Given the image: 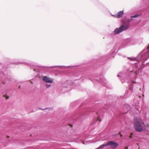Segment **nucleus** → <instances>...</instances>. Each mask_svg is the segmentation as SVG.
<instances>
[{"mask_svg":"<svg viewBox=\"0 0 149 149\" xmlns=\"http://www.w3.org/2000/svg\"><path fill=\"white\" fill-rule=\"evenodd\" d=\"M133 123L134 128L137 132H142L146 128V125L140 117H134Z\"/></svg>","mask_w":149,"mask_h":149,"instance_id":"f257e3e1","label":"nucleus"},{"mask_svg":"<svg viewBox=\"0 0 149 149\" xmlns=\"http://www.w3.org/2000/svg\"><path fill=\"white\" fill-rule=\"evenodd\" d=\"M130 26V25L129 24H126L125 22H123V24L119 28H116L114 32L115 33L118 34L123 31L128 29L129 28Z\"/></svg>","mask_w":149,"mask_h":149,"instance_id":"f03ea898","label":"nucleus"},{"mask_svg":"<svg viewBox=\"0 0 149 149\" xmlns=\"http://www.w3.org/2000/svg\"><path fill=\"white\" fill-rule=\"evenodd\" d=\"M108 146L110 145L112 149H116L119 146V144L114 141H110L107 142Z\"/></svg>","mask_w":149,"mask_h":149,"instance_id":"7ed1b4c3","label":"nucleus"},{"mask_svg":"<svg viewBox=\"0 0 149 149\" xmlns=\"http://www.w3.org/2000/svg\"><path fill=\"white\" fill-rule=\"evenodd\" d=\"M42 80L47 83H52L53 82V81L51 78L46 76L43 77Z\"/></svg>","mask_w":149,"mask_h":149,"instance_id":"20e7f679","label":"nucleus"},{"mask_svg":"<svg viewBox=\"0 0 149 149\" xmlns=\"http://www.w3.org/2000/svg\"><path fill=\"white\" fill-rule=\"evenodd\" d=\"M123 13V11H120L118 12L116 15V17L118 18H120L122 16Z\"/></svg>","mask_w":149,"mask_h":149,"instance_id":"39448f33","label":"nucleus"},{"mask_svg":"<svg viewBox=\"0 0 149 149\" xmlns=\"http://www.w3.org/2000/svg\"><path fill=\"white\" fill-rule=\"evenodd\" d=\"M108 146L107 143L105 144H102V145H101L99 147H98V148H97L96 149H100V148H103V147H105V146Z\"/></svg>","mask_w":149,"mask_h":149,"instance_id":"423d86ee","label":"nucleus"},{"mask_svg":"<svg viewBox=\"0 0 149 149\" xmlns=\"http://www.w3.org/2000/svg\"><path fill=\"white\" fill-rule=\"evenodd\" d=\"M128 58L131 61H138V60L136 58H132L128 57Z\"/></svg>","mask_w":149,"mask_h":149,"instance_id":"0eeeda50","label":"nucleus"},{"mask_svg":"<svg viewBox=\"0 0 149 149\" xmlns=\"http://www.w3.org/2000/svg\"><path fill=\"white\" fill-rule=\"evenodd\" d=\"M130 21V19L127 20L126 21L124 22H125L126 24H129L130 25V24L129 23Z\"/></svg>","mask_w":149,"mask_h":149,"instance_id":"6e6552de","label":"nucleus"},{"mask_svg":"<svg viewBox=\"0 0 149 149\" xmlns=\"http://www.w3.org/2000/svg\"><path fill=\"white\" fill-rule=\"evenodd\" d=\"M139 16L138 15H136L134 16H132L131 17V19H133V18L137 17Z\"/></svg>","mask_w":149,"mask_h":149,"instance_id":"1a4fd4ad","label":"nucleus"},{"mask_svg":"<svg viewBox=\"0 0 149 149\" xmlns=\"http://www.w3.org/2000/svg\"><path fill=\"white\" fill-rule=\"evenodd\" d=\"M51 86V85L49 84H47L46 85V87L47 88H48L49 87H50Z\"/></svg>","mask_w":149,"mask_h":149,"instance_id":"9d476101","label":"nucleus"},{"mask_svg":"<svg viewBox=\"0 0 149 149\" xmlns=\"http://www.w3.org/2000/svg\"><path fill=\"white\" fill-rule=\"evenodd\" d=\"M133 133H131V135L130 136V137L131 138H132V135H133Z\"/></svg>","mask_w":149,"mask_h":149,"instance_id":"9b49d317","label":"nucleus"},{"mask_svg":"<svg viewBox=\"0 0 149 149\" xmlns=\"http://www.w3.org/2000/svg\"><path fill=\"white\" fill-rule=\"evenodd\" d=\"M119 135H120V136L121 137H122L123 136V135H122V134H121V132H119Z\"/></svg>","mask_w":149,"mask_h":149,"instance_id":"f8f14e48","label":"nucleus"},{"mask_svg":"<svg viewBox=\"0 0 149 149\" xmlns=\"http://www.w3.org/2000/svg\"><path fill=\"white\" fill-rule=\"evenodd\" d=\"M8 98H9V97H8V96H6V99H8Z\"/></svg>","mask_w":149,"mask_h":149,"instance_id":"ddd939ff","label":"nucleus"},{"mask_svg":"<svg viewBox=\"0 0 149 149\" xmlns=\"http://www.w3.org/2000/svg\"><path fill=\"white\" fill-rule=\"evenodd\" d=\"M128 149V147L127 146L125 148V149Z\"/></svg>","mask_w":149,"mask_h":149,"instance_id":"4468645a","label":"nucleus"},{"mask_svg":"<svg viewBox=\"0 0 149 149\" xmlns=\"http://www.w3.org/2000/svg\"><path fill=\"white\" fill-rule=\"evenodd\" d=\"M149 48V45L147 47V49H148Z\"/></svg>","mask_w":149,"mask_h":149,"instance_id":"2eb2a0df","label":"nucleus"},{"mask_svg":"<svg viewBox=\"0 0 149 149\" xmlns=\"http://www.w3.org/2000/svg\"><path fill=\"white\" fill-rule=\"evenodd\" d=\"M42 109V110L43 109Z\"/></svg>","mask_w":149,"mask_h":149,"instance_id":"dca6fc26","label":"nucleus"},{"mask_svg":"<svg viewBox=\"0 0 149 149\" xmlns=\"http://www.w3.org/2000/svg\"><path fill=\"white\" fill-rule=\"evenodd\" d=\"M19 88H20V86H19Z\"/></svg>","mask_w":149,"mask_h":149,"instance_id":"f3484780","label":"nucleus"},{"mask_svg":"<svg viewBox=\"0 0 149 149\" xmlns=\"http://www.w3.org/2000/svg\"><path fill=\"white\" fill-rule=\"evenodd\" d=\"M100 120V121H101V119H100V120Z\"/></svg>","mask_w":149,"mask_h":149,"instance_id":"a211bd4d","label":"nucleus"},{"mask_svg":"<svg viewBox=\"0 0 149 149\" xmlns=\"http://www.w3.org/2000/svg\"><path fill=\"white\" fill-rule=\"evenodd\" d=\"M83 143L84 144V141H83Z\"/></svg>","mask_w":149,"mask_h":149,"instance_id":"6ab92c4d","label":"nucleus"},{"mask_svg":"<svg viewBox=\"0 0 149 149\" xmlns=\"http://www.w3.org/2000/svg\"><path fill=\"white\" fill-rule=\"evenodd\" d=\"M148 53H149V50H148Z\"/></svg>","mask_w":149,"mask_h":149,"instance_id":"aec40b11","label":"nucleus"},{"mask_svg":"<svg viewBox=\"0 0 149 149\" xmlns=\"http://www.w3.org/2000/svg\"><path fill=\"white\" fill-rule=\"evenodd\" d=\"M31 83H32V84L33 83L32 82H31Z\"/></svg>","mask_w":149,"mask_h":149,"instance_id":"412c9836","label":"nucleus"},{"mask_svg":"<svg viewBox=\"0 0 149 149\" xmlns=\"http://www.w3.org/2000/svg\"><path fill=\"white\" fill-rule=\"evenodd\" d=\"M99 119V118H98L97 120Z\"/></svg>","mask_w":149,"mask_h":149,"instance_id":"4be33fe9","label":"nucleus"}]
</instances>
